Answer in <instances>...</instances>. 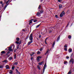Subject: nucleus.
<instances>
[{"label": "nucleus", "mask_w": 74, "mask_h": 74, "mask_svg": "<svg viewBox=\"0 0 74 74\" xmlns=\"http://www.w3.org/2000/svg\"><path fill=\"white\" fill-rule=\"evenodd\" d=\"M32 34H31L29 37V39L30 41H33V36Z\"/></svg>", "instance_id": "obj_1"}, {"label": "nucleus", "mask_w": 74, "mask_h": 74, "mask_svg": "<svg viewBox=\"0 0 74 74\" xmlns=\"http://www.w3.org/2000/svg\"><path fill=\"white\" fill-rule=\"evenodd\" d=\"M65 14V13H64V12L63 11L61 14H60V17H62L64 15V14Z\"/></svg>", "instance_id": "obj_2"}, {"label": "nucleus", "mask_w": 74, "mask_h": 74, "mask_svg": "<svg viewBox=\"0 0 74 74\" xmlns=\"http://www.w3.org/2000/svg\"><path fill=\"white\" fill-rule=\"evenodd\" d=\"M70 62L72 63V64H73L74 62V59H71L69 61Z\"/></svg>", "instance_id": "obj_3"}, {"label": "nucleus", "mask_w": 74, "mask_h": 74, "mask_svg": "<svg viewBox=\"0 0 74 74\" xmlns=\"http://www.w3.org/2000/svg\"><path fill=\"white\" fill-rule=\"evenodd\" d=\"M41 58V57L40 56H38L37 58V62H40V59Z\"/></svg>", "instance_id": "obj_4"}, {"label": "nucleus", "mask_w": 74, "mask_h": 74, "mask_svg": "<svg viewBox=\"0 0 74 74\" xmlns=\"http://www.w3.org/2000/svg\"><path fill=\"white\" fill-rule=\"evenodd\" d=\"M9 50L10 51H11L12 52L13 51V50H12V47H10L9 48Z\"/></svg>", "instance_id": "obj_5"}, {"label": "nucleus", "mask_w": 74, "mask_h": 74, "mask_svg": "<svg viewBox=\"0 0 74 74\" xmlns=\"http://www.w3.org/2000/svg\"><path fill=\"white\" fill-rule=\"evenodd\" d=\"M32 42H33V41H30L28 42L27 43V45H30V44H31V43Z\"/></svg>", "instance_id": "obj_6"}, {"label": "nucleus", "mask_w": 74, "mask_h": 74, "mask_svg": "<svg viewBox=\"0 0 74 74\" xmlns=\"http://www.w3.org/2000/svg\"><path fill=\"white\" fill-rule=\"evenodd\" d=\"M43 62H40L38 63V64L39 65H42V64H43Z\"/></svg>", "instance_id": "obj_7"}, {"label": "nucleus", "mask_w": 74, "mask_h": 74, "mask_svg": "<svg viewBox=\"0 0 74 74\" xmlns=\"http://www.w3.org/2000/svg\"><path fill=\"white\" fill-rule=\"evenodd\" d=\"M9 3H8V4H6L5 6V7L3 9L4 10H5V8H6L7 7V6L8 5Z\"/></svg>", "instance_id": "obj_8"}, {"label": "nucleus", "mask_w": 74, "mask_h": 74, "mask_svg": "<svg viewBox=\"0 0 74 74\" xmlns=\"http://www.w3.org/2000/svg\"><path fill=\"white\" fill-rule=\"evenodd\" d=\"M55 42L54 41V42L53 43L52 45V47L53 48L54 47V46H55Z\"/></svg>", "instance_id": "obj_9"}, {"label": "nucleus", "mask_w": 74, "mask_h": 74, "mask_svg": "<svg viewBox=\"0 0 74 74\" xmlns=\"http://www.w3.org/2000/svg\"><path fill=\"white\" fill-rule=\"evenodd\" d=\"M60 36H59L57 38V41H58L60 39Z\"/></svg>", "instance_id": "obj_10"}, {"label": "nucleus", "mask_w": 74, "mask_h": 74, "mask_svg": "<svg viewBox=\"0 0 74 74\" xmlns=\"http://www.w3.org/2000/svg\"><path fill=\"white\" fill-rule=\"evenodd\" d=\"M59 9H61L62 7V6L61 5H60L59 6Z\"/></svg>", "instance_id": "obj_11"}, {"label": "nucleus", "mask_w": 74, "mask_h": 74, "mask_svg": "<svg viewBox=\"0 0 74 74\" xmlns=\"http://www.w3.org/2000/svg\"><path fill=\"white\" fill-rule=\"evenodd\" d=\"M36 14L38 16H40L41 15V14L39 12H38Z\"/></svg>", "instance_id": "obj_12"}, {"label": "nucleus", "mask_w": 74, "mask_h": 74, "mask_svg": "<svg viewBox=\"0 0 74 74\" xmlns=\"http://www.w3.org/2000/svg\"><path fill=\"white\" fill-rule=\"evenodd\" d=\"M16 40L17 41H19L20 40V39H19V38H16Z\"/></svg>", "instance_id": "obj_13"}, {"label": "nucleus", "mask_w": 74, "mask_h": 74, "mask_svg": "<svg viewBox=\"0 0 74 74\" xmlns=\"http://www.w3.org/2000/svg\"><path fill=\"white\" fill-rule=\"evenodd\" d=\"M49 52V49H48L47 50L46 52L45 53V54L46 55V54H47V53H48Z\"/></svg>", "instance_id": "obj_14"}, {"label": "nucleus", "mask_w": 74, "mask_h": 74, "mask_svg": "<svg viewBox=\"0 0 74 74\" xmlns=\"http://www.w3.org/2000/svg\"><path fill=\"white\" fill-rule=\"evenodd\" d=\"M69 52H72V49H69Z\"/></svg>", "instance_id": "obj_15"}, {"label": "nucleus", "mask_w": 74, "mask_h": 74, "mask_svg": "<svg viewBox=\"0 0 74 74\" xmlns=\"http://www.w3.org/2000/svg\"><path fill=\"white\" fill-rule=\"evenodd\" d=\"M6 68L7 69H9V66L6 65Z\"/></svg>", "instance_id": "obj_16"}, {"label": "nucleus", "mask_w": 74, "mask_h": 74, "mask_svg": "<svg viewBox=\"0 0 74 74\" xmlns=\"http://www.w3.org/2000/svg\"><path fill=\"white\" fill-rule=\"evenodd\" d=\"M68 38H69V39H70L71 38V35H69V36H68Z\"/></svg>", "instance_id": "obj_17"}, {"label": "nucleus", "mask_w": 74, "mask_h": 74, "mask_svg": "<svg viewBox=\"0 0 74 74\" xmlns=\"http://www.w3.org/2000/svg\"><path fill=\"white\" fill-rule=\"evenodd\" d=\"M9 73H10V74H12V71L10 70V71H9Z\"/></svg>", "instance_id": "obj_18"}, {"label": "nucleus", "mask_w": 74, "mask_h": 74, "mask_svg": "<svg viewBox=\"0 0 74 74\" xmlns=\"http://www.w3.org/2000/svg\"><path fill=\"white\" fill-rule=\"evenodd\" d=\"M37 68L38 69H39V70H40L41 69L40 68V67L39 66H37Z\"/></svg>", "instance_id": "obj_19"}, {"label": "nucleus", "mask_w": 74, "mask_h": 74, "mask_svg": "<svg viewBox=\"0 0 74 74\" xmlns=\"http://www.w3.org/2000/svg\"><path fill=\"white\" fill-rule=\"evenodd\" d=\"M52 29L50 28V30L49 31V32L50 33H52Z\"/></svg>", "instance_id": "obj_20"}, {"label": "nucleus", "mask_w": 74, "mask_h": 74, "mask_svg": "<svg viewBox=\"0 0 74 74\" xmlns=\"http://www.w3.org/2000/svg\"><path fill=\"white\" fill-rule=\"evenodd\" d=\"M33 19H32V20H30V21H29V24H30V23H32V21H33Z\"/></svg>", "instance_id": "obj_21"}, {"label": "nucleus", "mask_w": 74, "mask_h": 74, "mask_svg": "<svg viewBox=\"0 0 74 74\" xmlns=\"http://www.w3.org/2000/svg\"><path fill=\"white\" fill-rule=\"evenodd\" d=\"M71 70H70L68 72V74H71Z\"/></svg>", "instance_id": "obj_22"}, {"label": "nucleus", "mask_w": 74, "mask_h": 74, "mask_svg": "<svg viewBox=\"0 0 74 74\" xmlns=\"http://www.w3.org/2000/svg\"><path fill=\"white\" fill-rule=\"evenodd\" d=\"M5 52L4 51H3L1 52V53H5Z\"/></svg>", "instance_id": "obj_23"}, {"label": "nucleus", "mask_w": 74, "mask_h": 74, "mask_svg": "<svg viewBox=\"0 0 74 74\" xmlns=\"http://www.w3.org/2000/svg\"><path fill=\"white\" fill-rule=\"evenodd\" d=\"M64 48H67V45H65L64 46Z\"/></svg>", "instance_id": "obj_24"}, {"label": "nucleus", "mask_w": 74, "mask_h": 74, "mask_svg": "<svg viewBox=\"0 0 74 74\" xmlns=\"http://www.w3.org/2000/svg\"><path fill=\"white\" fill-rule=\"evenodd\" d=\"M37 53L38 55L40 54V51H38Z\"/></svg>", "instance_id": "obj_25"}, {"label": "nucleus", "mask_w": 74, "mask_h": 74, "mask_svg": "<svg viewBox=\"0 0 74 74\" xmlns=\"http://www.w3.org/2000/svg\"><path fill=\"white\" fill-rule=\"evenodd\" d=\"M64 49L65 51H67V48H65Z\"/></svg>", "instance_id": "obj_26"}, {"label": "nucleus", "mask_w": 74, "mask_h": 74, "mask_svg": "<svg viewBox=\"0 0 74 74\" xmlns=\"http://www.w3.org/2000/svg\"><path fill=\"white\" fill-rule=\"evenodd\" d=\"M3 62H4L5 63H7V60H4V61H3Z\"/></svg>", "instance_id": "obj_27"}, {"label": "nucleus", "mask_w": 74, "mask_h": 74, "mask_svg": "<svg viewBox=\"0 0 74 74\" xmlns=\"http://www.w3.org/2000/svg\"><path fill=\"white\" fill-rule=\"evenodd\" d=\"M15 67L14 66H13L12 67V70H14V69H15Z\"/></svg>", "instance_id": "obj_28"}, {"label": "nucleus", "mask_w": 74, "mask_h": 74, "mask_svg": "<svg viewBox=\"0 0 74 74\" xmlns=\"http://www.w3.org/2000/svg\"><path fill=\"white\" fill-rule=\"evenodd\" d=\"M40 25H41V24H40L38 25L37 26H36V28H38V27H39V26H40Z\"/></svg>", "instance_id": "obj_29"}, {"label": "nucleus", "mask_w": 74, "mask_h": 74, "mask_svg": "<svg viewBox=\"0 0 74 74\" xmlns=\"http://www.w3.org/2000/svg\"><path fill=\"white\" fill-rule=\"evenodd\" d=\"M10 1V0H8L7 1H6V4H7V3H8V2H9Z\"/></svg>", "instance_id": "obj_30"}, {"label": "nucleus", "mask_w": 74, "mask_h": 74, "mask_svg": "<svg viewBox=\"0 0 74 74\" xmlns=\"http://www.w3.org/2000/svg\"><path fill=\"white\" fill-rule=\"evenodd\" d=\"M67 63V62L64 61V64H66Z\"/></svg>", "instance_id": "obj_31"}, {"label": "nucleus", "mask_w": 74, "mask_h": 74, "mask_svg": "<svg viewBox=\"0 0 74 74\" xmlns=\"http://www.w3.org/2000/svg\"><path fill=\"white\" fill-rule=\"evenodd\" d=\"M9 59H10V60H12V57H10Z\"/></svg>", "instance_id": "obj_32"}, {"label": "nucleus", "mask_w": 74, "mask_h": 74, "mask_svg": "<svg viewBox=\"0 0 74 74\" xmlns=\"http://www.w3.org/2000/svg\"><path fill=\"white\" fill-rule=\"evenodd\" d=\"M37 21V20H34V22H36Z\"/></svg>", "instance_id": "obj_33"}, {"label": "nucleus", "mask_w": 74, "mask_h": 74, "mask_svg": "<svg viewBox=\"0 0 74 74\" xmlns=\"http://www.w3.org/2000/svg\"><path fill=\"white\" fill-rule=\"evenodd\" d=\"M46 64H45L44 66V68L45 69V67H46Z\"/></svg>", "instance_id": "obj_34"}, {"label": "nucleus", "mask_w": 74, "mask_h": 74, "mask_svg": "<svg viewBox=\"0 0 74 74\" xmlns=\"http://www.w3.org/2000/svg\"><path fill=\"white\" fill-rule=\"evenodd\" d=\"M40 8H41V5H39L38 8V9H40Z\"/></svg>", "instance_id": "obj_35"}, {"label": "nucleus", "mask_w": 74, "mask_h": 74, "mask_svg": "<svg viewBox=\"0 0 74 74\" xmlns=\"http://www.w3.org/2000/svg\"><path fill=\"white\" fill-rule=\"evenodd\" d=\"M19 49V46H17L16 47V49Z\"/></svg>", "instance_id": "obj_36"}, {"label": "nucleus", "mask_w": 74, "mask_h": 74, "mask_svg": "<svg viewBox=\"0 0 74 74\" xmlns=\"http://www.w3.org/2000/svg\"><path fill=\"white\" fill-rule=\"evenodd\" d=\"M18 41L16 42V44H19V42H18Z\"/></svg>", "instance_id": "obj_37"}, {"label": "nucleus", "mask_w": 74, "mask_h": 74, "mask_svg": "<svg viewBox=\"0 0 74 74\" xmlns=\"http://www.w3.org/2000/svg\"><path fill=\"white\" fill-rule=\"evenodd\" d=\"M45 68H43V73H44V72L45 71Z\"/></svg>", "instance_id": "obj_38"}, {"label": "nucleus", "mask_w": 74, "mask_h": 74, "mask_svg": "<svg viewBox=\"0 0 74 74\" xmlns=\"http://www.w3.org/2000/svg\"><path fill=\"white\" fill-rule=\"evenodd\" d=\"M40 12V13H42V12H43V10H41Z\"/></svg>", "instance_id": "obj_39"}, {"label": "nucleus", "mask_w": 74, "mask_h": 74, "mask_svg": "<svg viewBox=\"0 0 74 74\" xmlns=\"http://www.w3.org/2000/svg\"><path fill=\"white\" fill-rule=\"evenodd\" d=\"M3 67V66L1 65L0 66V69H1Z\"/></svg>", "instance_id": "obj_40"}, {"label": "nucleus", "mask_w": 74, "mask_h": 74, "mask_svg": "<svg viewBox=\"0 0 74 74\" xmlns=\"http://www.w3.org/2000/svg\"><path fill=\"white\" fill-rule=\"evenodd\" d=\"M15 65H17L18 64V62H16L15 63Z\"/></svg>", "instance_id": "obj_41"}, {"label": "nucleus", "mask_w": 74, "mask_h": 74, "mask_svg": "<svg viewBox=\"0 0 74 74\" xmlns=\"http://www.w3.org/2000/svg\"><path fill=\"white\" fill-rule=\"evenodd\" d=\"M0 3H1V4H3V2L2 1H1L0 2Z\"/></svg>", "instance_id": "obj_42"}, {"label": "nucleus", "mask_w": 74, "mask_h": 74, "mask_svg": "<svg viewBox=\"0 0 74 74\" xmlns=\"http://www.w3.org/2000/svg\"><path fill=\"white\" fill-rule=\"evenodd\" d=\"M14 59H16V54H15L14 56Z\"/></svg>", "instance_id": "obj_43"}, {"label": "nucleus", "mask_w": 74, "mask_h": 74, "mask_svg": "<svg viewBox=\"0 0 74 74\" xmlns=\"http://www.w3.org/2000/svg\"><path fill=\"white\" fill-rule=\"evenodd\" d=\"M16 72L17 73L18 71H18V69H16Z\"/></svg>", "instance_id": "obj_44"}, {"label": "nucleus", "mask_w": 74, "mask_h": 74, "mask_svg": "<svg viewBox=\"0 0 74 74\" xmlns=\"http://www.w3.org/2000/svg\"><path fill=\"white\" fill-rule=\"evenodd\" d=\"M45 44H47V42H46V41H45Z\"/></svg>", "instance_id": "obj_45"}, {"label": "nucleus", "mask_w": 74, "mask_h": 74, "mask_svg": "<svg viewBox=\"0 0 74 74\" xmlns=\"http://www.w3.org/2000/svg\"><path fill=\"white\" fill-rule=\"evenodd\" d=\"M66 59H69V57L67 56L66 57Z\"/></svg>", "instance_id": "obj_46"}, {"label": "nucleus", "mask_w": 74, "mask_h": 74, "mask_svg": "<svg viewBox=\"0 0 74 74\" xmlns=\"http://www.w3.org/2000/svg\"><path fill=\"white\" fill-rule=\"evenodd\" d=\"M55 16H56V18H58V16L57 15H56Z\"/></svg>", "instance_id": "obj_47"}, {"label": "nucleus", "mask_w": 74, "mask_h": 74, "mask_svg": "<svg viewBox=\"0 0 74 74\" xmlns=\"http://www.w3.org/2000/svg\"><path fill=\"white\" fill-rule=\"evenodd\" d=\"M13 48H15V45H13Z\"/></svg>", "instance_id": "obj_48"}, {"label": "nucleus", "mask_w": 74, "mask_h": 74, "mask_svg": "<svg viewBox=\"0 0 74 74\" xmlns=\"http://www.w3.org/2000/svg\"><path fill=\"white\" fill-rule=\"evenodd\" d=\"M32 54H33V55H34V52H32Z\"/></svg>", "instance_id": "obj_49"}, {"label": "nucleus", "mask_w": 74, "mask_h": 74, "mask_svg": "<svg viewBox=\"0 0 74 74\" xmlns=\"http://www.w3.org/2000/svg\"><path fill=\"white\" fill-rule=\"evenodd\" d=\"M17 73H18V74H20V72H19V71H18V72H17Z\"/></svg>", "instance_id": "obj_50"}, {"label": "nucleus", "mask_w": 74, "mask_h": 74, "mask_svg": "<svg viewBox=\"0 0 74 74\" xmlns=\"http://www.w3.org/2000/svg\"><path fill=\"white\" fill-rule=\"evenodd\" d=\"M33 54H31V56H33Z\"/></svg>", "instance_id": "obj_51"}, {"label": "nucleus", "mask_w": 74, "mask_h": 74, "mask_svg": "<svg viewBox=\"0 0 74 74\" xmlns=\"http://www.w3.org/2000/svg\"><path fill=\"white\" fill-rule=\"evenodd\" d=\"M42 48H41L40 49V51H42Z\"/></svg>", "instance_id": "obj_52"}, {"label": "nucleus", "mask_w": 74, "mask_h": 74, "mask_svg": "<svg viewBox=\"0 0 74 74\" xmlns=\"http://www.w3.org/2000/svg\"><path fill=\"white\" fill-rule=\"evenodd\" d=\"M3 6H4V4H2V7H3Z\"/></svg>", "instance_id": "obj_53"}, {"label": "nucleus", "mask_w": 74, "mask_h": 74, "mask_svg": "<svg viewBox=\"0 0 74 74\" xmlns=\"http://www.w3.org/2000/svg\"><path fill=\"white\" fill-rule=\"evenodd\" d=\"M73 53H72L71 54V56H73Z\"/></svg>", "instance_id": "obj_54"}, {"label": "nucleus", "mask_w": 74, "mask_h": 74, "mask_svg": "<svg viewBox=\"0 0 74 74\" xmlns=\"http://www.w3.org/2000/svg\"><path fill=\"white\" fill-rule=\"evenodd\" d=\"M19 42H20V43L19 44H21V41H19Z\"/></svg>", "instance_id": "obj_55"}, {"label": "nucleus", "mask_w": 74, "mask_h": 74, "mask_svg": "<svg viewBox=\"0 0 74 74\" xmlns=\"http://www.w3.org/2000/svg\"><path fill=\"white\" fill-rule=\"evenodd\" d=\"M58 1L59 2H60V0H58Z\"/></svg>", "instance_id": "obj_56"}, {"label": "nucleus", "mask_w": 74, "mask_h": 74, "mask_svg": "<svg viewBox=\"0 0 74 74\" xmlns=\"http://www.w3.org/2000/svg\"><path fill=\"white\" fill-rule=\"evenodd\" d=\"M69 10H68L67 12V14H68L69 13V12H69Z\"/></svg>", "instance_id": "obj_57"}, {"label": "nucleus", "mask_w": 74, "mask_h": 74, "mask_svg": "<svg viewBox=\"0 0 74 74\" xmlns=\"http://www.w3.org/2000/svg\"><path fill=\"white\" fill-rule=\"evenodd\" d=\"M33 57H31V60H32V59H33Z\"/></svg>", "instance_id": "obj_58"}, {"label": "nucleus", "mask_w": 74, "mask_h": 74, "mask_svg": "<svg viewBox=\"0 0 74 74\" xmlns=\"http://www.w3.org/2000/svg\"><path fill=\"white\" fill-rule=\"evenodd\" d=\"M41 37V36L40 35L39 36V37L40 38Z\"/></svg>", "instance_id": "obj_59"}, {"label": "nucleus", "mask_w": 74, "mask_h": 74, "mask_svg": "<svg viewBox=\"0 0 74 74\" xmlns=\"http://www.w3.org/2000/svg\"><path fill=\"white\" fill-rule=\"evenodd\" d=\"M47 38H46L45 40V41H46V40H47Z\"/></svg>", "instance_id": "obj_60"}, {"label": "nucleus", "mask_w": 74, "mask_h": 74, "mask_svg": "<svg viewBox=\"0 0 74 74\" xmlns=\"http://www.w3.org/2000/svg\"><path fill=\"white\" fill-rule=\"evenodd\" d=\"M72 25H73V23H72L71 24V26H72Z\"/></svg>", "instance_id": "obj_61"}, {"label": "nucleus", "mask_w": 74, "mask_h": 74, "mask_svg": "<svg viewBox=\"0 0 74 74\" xmlns=\"http://www.w3.org/2000/svg\"><path fill=\"white\" fill-rule=\"evenodd\" d=\"M23 31H24V32H25V30H24V29H23Z\"/></svg>", "instance_id": "obj_62"}, {"label": "nucleus", "mask_w": 74, "mask_h": 74, "mask_svg": "<svg viewBox=\"0 0 74 74\" xmlns=\"http://www.w3.org/2000/svg\"><path fill=\"white\" fill-rule=\"evenodd\" d=\"M43 0H40L41 1H42Z\"/></svg>", "instance_id": "obj_63"}, {"label": "nucleus", "mask_w": 74, "mask_h": 74, "mask_svg": "<svg viewBox=\"0 0 74 74\" xmlns=\"http://www.w3.org/2000/svg\"><path fill=\"white\" fill-rule=\"evenodd\" d=\"M69 25V23H68V25Z\"/></svg>", "instance_id": "obj_64"}]
</instances>
